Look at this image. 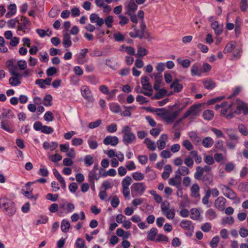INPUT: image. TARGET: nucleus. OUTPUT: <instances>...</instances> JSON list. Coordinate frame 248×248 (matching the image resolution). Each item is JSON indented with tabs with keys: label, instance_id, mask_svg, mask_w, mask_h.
<instances>
[{
	"label": "nucleus",
	"instance_id": "obj_1",
	"mask_svg": "<svg viewBox=\"0 0 248 248\" xmlns=\"http://www.w3.org/2000/svg\"><path fill=\"white\" fill-rule=\"evenodd\" d=\"M237 102L236 109L234 111L232 109V103H229L227 102H222L221 103V115L227 119H231L234 113L239 115L242 111H243L244 114L248 113V108L247 107L246 104L239 100H237Z\"/></svg>",
	"mask_w": 248,
	"mask_h": 248
},
{
	"label": "nucleus",
	"instance_id": "obj_2",
	"mask_svg": "<svg viewBox=\"0 0 248 248\" xmlns=\"http://www.w3.org/2000/svg\"><path fill=\"white\" fill-rule=\"evenodd\" d=\"M0 208L3 213L9 217L13 216L16 211L15 202L6 197L0 198Z\"/></svg>",
	"mask_w": 248,
	"mask_h": 248
},
{
	"label": "nucleus",
	"instance_id": "obj_3",
	"mask_svg": "<svg viewBox=\"0 0 248 248\" xmlns=\"http://www.w3.org/2000/svg\"><path fill=\"white\" fill-rule=\"evenodd\" d=\"M201 104H195L191 106L188 110L184 114L181 120H184L187 118L190 119H194L198 116L201 111Z\"/></svg>",
	"mask_w": 248,
	"mask_h": 248
},
{
	"label": "nucleus",
	"instance_id": "obj_4",
	"mask_svg": "<svg viewBox=\"0 0 248 248\" xmlns=\"http://www.w3.org/2000/svg\"><path fill=\"white\" fill-rule=\"evenodd\" d=\"M122 133L123 134V140L125 144H131L135 141L136 139V136L132 132L131 128L129 126H124Z\"/></svg>",
	"mask_w": 248,
	"mask_h": 248
},
{
	"label": "nucleus",
	"instance_id": "obj_5",
	"mask_svg": "<svg viewBox=\"0 0 248 248\" xmlns=\"http://www.w3.org/2000/svg\"><path fill=\"white\" fill-rule=\"evenodd\" d=\"M146 189V186L144 183H134L131 186V194L133 197L141 196Z\"/></svg>",
	"mask_w": 248,
	"mask_h": 248
},
{
	"label": "nucleus",
	"instance_id": "obj_6",
	"mask_svg": "<svg viewBox=\"0 0 248 248\" xmlns=\"http://www.w3.org/2000/svg\"><path fill=\"white\" fill-rule=\"evenodd\" d=\"M180 112L181 110L176 111L167 110L162 112L160 116L166 123H171L177 119Z\"/></svg>",
	"mask_w": 248,
	"mask_h": 248
},
{
	"label": "nucleus",
	"instance_id": "obj_7",
	"mask_svg": "<svg viewBox=\"0 0 248 248\" xmlns=\"http://www.w3.org/2000/svg\"><path fill=\"white\" fill-rule=\"evenodd\" d=\"M149 79L147 77H144L141 78V83L143 89L146 91H138V93H143L144 95L151 96L152 95L153 90L151 84L149 83Z\"/></svg>",
	"mask_w": 248,
	"mask_h": 248
},
{
	"label": "nucleus",
	"instance_id": "obj_8",
	"mask_svg": "<svg viewBox=\"0 0 248 248\" xmlns=\"http://www.w3.org/2000/svg\"><path fill=\"white\" fill-rule=\"evenodd\" d=\"M31 22L29 19L26 16H22L20 19H18V22L17 25V31H22L23 33H25L27 30L29 29L30 26Z\"/></svg>",
	"mask_w": 248,
	"mask_h": 248
},
{
	"label": "nucleus",
	"instance_id": "obj_9",
	"mask_svg": "<svg viewBox=\"0 0 248 248\" xmlns=\"http://www.w3.org/2000/svg\"><path fill=\"white\" fill-rule=\"evenodd\" d=\"M75 209V206L72 203L64 201L60 204L59 216H63L64 214L71 213Z\"/></svg>",
	"mask_w": 248,
	"mask_h": 248
},
{
	"label": "nucleus",
	"instance_id": "obj_10",
	"mask_svg": "<svg viewBox=\"0 0 248 248\" xmlns=\"http://www.w3.org/2000/svg\"><path fill=\"white\" fill-rule=\"evenodd\" d=\"M80 92L82 97L88 102L93 103L94 100L92 92L90 87L87 85L81 87Z\"/></svg>",
	"mask_w": 248,
	"mask_h": 248
},
{
	"label": "nucleus",
	"instance_id": "obj_11",
	"mask_svg": "<svg viewBox=\"0 0 248 248\" xmlns=\"http://www.w3.org/2000/svg\"><path fill=\"white\" fill-rule=\"evenodd\" d=\"M221 190L223 195L227 198L232 200H237L238 199L236 194L229 187L225 185H222Z\"/></svg>",
	"mask_w": 248,
	"mask_h": 248
},
{
	"label": "nucleus",
	"instance_id": "obj_12",
	"mask_svg": "<svg viewBox=\"0 0 248 248\" xmlns=\"http://www.w3.org/2000/svg\"><path fill=\"white\" fill-rule=\"evenodd\" d=\"M125 14L130 15L134 14L138 9V5L134 0H130L124 4Z\"/></svg>",
	"mask_w": 248,
	"mask_h": 248
},
{
	"label": "nucleus",
	"instance_id": "obj_13",
	"mask_svg": "<svg viewBox=\"0 0 248 248\" xmlns=\"http://www.w3.org/2000/svg\"><path fill=\"white\" fill-rule=\"evenodd\" d=\"M226 200L223 197L220 196L217 198L214 202V206L219 211H223L225 210Z\"/></svg>",
	"mask_w": 248,
	"mask_h": 248
},
{
	"label": "nucleus",
	"instance_id": "obj_14",
	"mask_svg": "<svg viewBox=\"0 0 248 248\" xmlns=\"http://www.w3.org/2000/svg\"><path fill=\"white\" fill-rule=\"evenodd\" d=\"M1 128L10 133H13L15 131V126L7 120L1 122Z\"/></svg>",
	"mask_w": 248,
	"mask_h": 248
},
{
	"label": "nucleus",
	"instance_id": "obj_15",
	"mask_svg": "<svg viewBox=\"0 0 248 248\" xmlns=\"http://www.w3.org/2000/svg\"><path fill=\"white\" fill-rule=\"evenodd\" d=\"M88 51L87 48H83L80 50L79 53L77 56L76 61L78 64H83L87 62L85 57Z\"/></svg>",
	"mask_w": 248,
	"mask_h": 248
},
{
	"label": "nucleus",
	"instance_id": "obj_16",
	"mask_svg": "<svg viewBox=\"0 0 248 248\" xmlns=\"http://www.w3.org/2000/svg\"><path fill=\"white\" fill-rule=\"evenodd\" d=\"M119 142V139L116 136H108L103 140V143L106 145L116 146Z\"/></svg>",
	"mask_w": 248,
	"mask_h": 248
},
{
	"label": "nucleus",
	"instance_id": "obj_17",
	"mask_svg": "<svg viewBox=\"0 0 248 248\" xmlns=\"http://www.w3.org/2000/svg\"><path fill=\"white\" fill-rule=\"evenodd\" d=\"M168 140V135L166 134H162L160 136L159 139L156 141L158 149L160 150L164 149L166 147V144Z\"/></svg>",
	"mask_w": 248,
	"mask_h": 248
},
{
	"label": "nucleus",
	"instance_id": "obj_18",
	"mask_svg": "<svg viewBox=\"0 0 248 248\" xmlns=\"http://www.w3.org/2000/svg\"><path fill=\"white\" fill-rule=\"evenodd\" d=\"M191 73L192 77L201 76L202 74V71L199 64L196 63L193 64L191 67Z\"/></svg>",
	"mask_w": 248,
	"mask_h": 248
},
{
	"label": "nucleus",
	"instance_id": "obj_19",
	"mask_svg": "<svg viewBox=\"0 0 248 248\" xmlns=\"http://www.w3.org/2000/svg\"><path fill=\"white\" fill-rule=\"evenodd\" d=\"M90 19L92 23H96L97 26L101 27L104 23V20L99 17L97 14H92L90 16Z\"/></svg>",
	"mask_w": 248,
	"mask_h": 248
},
{
	"label": "nucleus",
	"instance_id": "obj_20",
	"mask_svg": "<svg viewBox=\"0 0 248 248\" xmlns=\"http://www.w3.org/2000/svg\"><path fill=\"white\" fill-rule=\"evenodd\" d=\"M182 178L180 175L176 173L174 177L171 178L169 179V184L170 185L176 186L177 188L180 187V184L181 183Z\"/></svg>",
	"mask_w": 248,
	"mask_h": 248
},
{
	"label": "nucleus",
	"instance_id": "obj_21",
	"mask_svg": "<svg viewBox=\"0 0 248 248\" xmlns=\"http://www.w3.org/2000/svg\"><path fill=\"white\" fill-rule=\"evenodd\" d=\"M180 227L186 231H191L194 229L192 222L189 220H183L180 224Z\"/></svg>",
	"mask_w": 248,
	"mask_h": 248
},
{
	"label": "nucleus",
	"instance_id": "obj_22",
	"mask_svg": "<svg viewBox=\"0 0 248 248\" xmlns=\"http://www.w3.org/2000/svg\"><path fill=\"white\" fill-rule=\"evenodd\" d=\"M200 187L197 183L193 184L190 188L191 196L195 198H199L200 196Z\"/></svg>",
	"mask_w": 248,
	"mask_h": 248
},
{
	"label": "nucleus",
	"instance_id": "obj_23",
	"mask_svg": "<svg viewBox=\"0 0 248 248\" xmlns=\"http://www.w3.org/2000/svg\"><path fill=\"white\" fill-rule=\"evenodd\" d=\"M153 75L155 76V78L154 88L155 91H158L160 88V85L162 80V77L160 73H154Z\"/></svg>",
	"mask_w": 248,
	"mask_h": 248
},
{
	"label": "nucleus",
	"instance_id": "obj_24",
	"mask_svg": "<svg viewBox=\"0 0 248 248\" xmlns=\"http://www.w3.org/2000/svg\"><path fill=\"white\" fill-rule=\"evenodd\" d=\"M51 78H47L45 79H38L35 81V83L38 85L41 88H45L46 85H50L51 84Z\"/></svg>",
	"mask_w": 248,
	"mask_h": 248
},
{
	"label": "nucleus",
	"instance_id": "obj_25",
	"mask_svg": "<svg viewBox=\"0 0 248 248\" xmlns=\"http://www.w3.org/2000/svg\"><path fill=\"white\" fill-rule=\"evenodd\" d=\"M8 12L5 15L6 18H10L15 15L16 12V6L15 3L10 4L8 6Z\"/></svg>",
	"mask_w": 248,
	"mask_h": 248
},
{
	"label": "nucleus",
	"instance_id": "obj_26",
	"mask_svg": "<svg viewBox=\"0 0 248 248\" xmlns=\"http://www.w3.org/2000/svg\"><path fill=\"white\" fill-rule=\"evenodd\" d=\"M13 77L10 78L9 79V83L12 86H17L21 83L20 79L22 77V75L18 74L17 76H13Z\"/></svg>",
	"mask_w": 248,
	"mask_h": 248
},
{
	"label": "nucleus",
	"instance_id": "obj_27",
	"mask_svg": "<svg viewBox=\"0 0 248 248\" xmlns=\"http://www.w3.org/2000/svg\"><path fill=\"white\" fill-rule=\"evenodd\" d=\"M62 44L64 47H69L72 45L70 35L67 32L63 34Z\"/></svg>",
	"mask_w": 248,
	"mask_h": 248
},
{
	"label": "nucleus",
	"instance_id": "obj_28",
	"mask_svg": "<svg viewBox=\"0 0 248 248\" xmlns=\"http://www.w3.org/2000/svg\"><path fill=\"white\" fill-rule=\"evenodd\" d=\"M157 232L156 228H152L148 232L147 239L150 241H155V236L157 235Z\"/></svg>",
	"mask_w": 248,
	"mask_h": 248
},
{
	"label": "nucleus",
	"instance_id": "obj_29",
	"mask_svg": "<svg viewBox=\"0 0 248 248\" xmlns=\"http://www.w3.org/2000/svg\"><path fill=\"white\" fill-rule=\"evenodd\" d=\"M202 82L204 88L208 90H212L216 86L215 82L210 78H207Z\"/></svg>",
	"mask_w": 248,
	"mask_h": 248
},
{
	"label": "nucleus",
	"instance_id": "obj_30",
	"mask_svg": "<svg viewBox=\"0 0 248 248\" xmlns=\"http://www.w3.org/2000/svg\"><path fill=\"white\" fill-rule=\"evenodd\" d=\"M183 87V85L179 83V81L177 79L173 81L170 85V88H173V91L175 93L181 92Z\"/></svg>",
	"mask_w": 248,
	"mask_h": 248
},
{
	"label": "nucleus",
	"instance_id": "obj_31",
	"mask_svg": "<svg viewBox=\"0 0 248 248\" xmlns=\"http://www.w3.org/2000/svg\"><path fill=\"white\" fill-rule=\"evenodd\" d=\"M99 178L97 177V174L94 169L91 170L88 174V181L90 183H93L95 180H98Z\"/></svg>",
	"mask_w": 248,
	"mask_h": 248
},
{
	"label": "nucleus",
	"instance_id": "obj_32",
	"mask_svg": "<svg viewBox=\"0 0 248 248\" xmlns=\"http://www.w3.org/2000/svg\"><path fill=\"white\" fill-rule=\"evenodd\" d=\"M2 117L3 118H7L8 119H12L15 117L13 111L10 109L4 108L1 113Z\"/></svg>",
	"mask_w": 248,
	"mask_h": 248
},
{
	"label": "nucleus",
	"instance_id": "obj_33",
	"mask_svg": "<svg viewBox=\"0 0 248 248\" xmlns=\"http://www.w3.org/2000/svg\"><path fill=\"white\" fill-rule=\"evenodd\" d=\"M202 144L204 147L209 148L213 145L214 140L211 137H207L203 139Z\"/></svg>",
	"mask_w": 248,
	"mask_h": 248
},
{
	"label": "nucleus",
	"instance_id": "obj_34",
	"mask_svg": "<svg viewBox=\"0 0 248 248\" xmlns=\"http://www.w3.org/2000/svg\"><path fill=\"white\" fill-rule=\"evenodd\" d=\"M144 143L146 145L148 149L151 151H154L156 149V144L155 142L152 141L148 138H146L144 140Z\"/></svg>",
	"mask_w": 248,
	"mask_h": 248
},
{
	"label": "nucleus",
	"instance_id": "obj_35",
	"mask_svg": "<svg viewBox=\"0 0 248 248\" xmlns=\"http://www.w3.org/2000/svg\"><path fill=\"white\" fill-rule=\"evenodd\" d=\"M235 47V42L234 41H231L228 43L225 46L223 50L224 53H228L232 52Z\"/></svg>",
	"mask_w": 248,
	"mask_h": 248
},
{
	"label": "nucleus",
	"instance_id": "obj_36",
	"mask_svg": "<svg viewBox=\"0 0 248 248\" xmlns=\"http://www.w3.org/2000/svg\"><path fill=\"white\" fill-rule=\"evenodd\" d=\"M225 132L229 136L230 140L237 141L238 137H237L235 131L232 129H225Z\"/></svg>",
	"mask_w": 248,
	"mask_h": 248
},
{
	"label": "nucleus",
	"instance_id": "obj_37",
	"mask_svg": "<svg viewBox=\"0 0 248 248\" xmlns=\"http://www.w3.org/2000/svg\"><path fill=\"white\" fill-rule=\"evenodd\" d=\"M189 173V170L187 167L182 166L178 168L177 170L176 171V173L177 174L182 176H186Z\"/></svg>",
	"mask_w": 248,
	"mask_h": 248
},
{
	"label": "nucleus",
	"instance_id": "obj_38",
	"mask_svg": "<svg viewBox=\"0 0 248 248\" xmlns=\"http://www.w3.org/2000/svg\"><path fill=\"white\" fill-rule=\"evenodd\" d=\"M214 116L213 111L212 110L207 109L203 111L202 116L206 120H211Z\"/></svg>",
	"mask_w": 248,
	"mask_h": 248
},
{
	"label": "nucleus",
	"instance_id": "obj_39",
	"mask_svg": "<svg viewBox=\"0 0 248 248\" xmlns=\"http://www.w3.org/2000/svg\"><path fill=\"white\" fill-rule=\"evenodd\" d=\"M190 218L194 220H198L200 217L199 211L197 208H192L190 211Z\"/></svg>",
	"mask_w": 248,
	"mask_h": 248
},
{
	"label": "nucleus",
	"instance_id": "obj_40",
	"mask_svg": "<svg viewBox=\"0 0 248 248\" xmlns=\"http://www.w3.org/2000/svg\"><path fill=\"white\" fill-rule=\"evenodd\" d=\"M205 216L208 219L211 220L217 217V214L214 209L211 208L206 211Z\"/></svg>",
	"mask_w": 248,
	"mask_h": 248
},
{
	"label": "nucleus",
	"instance_id": "obj_41",
	"mask_svg": "<svg viewBox=\"0 0 248 248\" xmlns=\"http://www.w3.org/2000/svg\"><path fill=\"white\" fill-rule=\"evenodd\" d=\"M43 147L45 149L47 150L50 148L51 151L55 150L58 146V143L56 142H52L51 144L48 142L46 141L43 143Z\"/></svg>",
	"mask_w": 248,
	"mask_h": 248
},
{
	"label": "nucleus",
	"instance_id": "obj_42",
	"mask_svg": "<svg viewBox=\"0 0 248 248\" xmlns=\"http://www.w3.org/2000/svg\"><path fill=\"white\" fill-rule=\"evenodd\" d=\"M204 162L208 165H212L215 163L214 158L212 155L204 154L203 155Z\"/></svg>",
	"mask_w": 248,
	"mask_h": 248
},
{
	"label": "nucleus",
	"instance_id": "obj_43",
	"mask_svg": "<svg viewBox=\"0 0 248 248\" xmlns=\"http://www.w3.org/2000/svg\"><path fill=\"white\" fill-rule=\"evenodd\" d=\"M177 61L179 64H181L183 67L187 68L189 67L191 62L188 59L181 60L180 58H178Z\"/></svg>",
	"mask_w": 248,
	"mask_h": 248
},
{
	"label": "nucleus",
	"instance_id": "obj_44",
	"mask_svg": "<svg viewBox=\"0 0 248 248\" xmlns=\"http://www.w3.org/2000/svg\"><path fill=\"white\" fill-rule=\"evenodd\" d=\"M153 97V99H159L163 98L167 93V91L164 89H159Z\"/></svg>",
	"mask_w": 248,
	"mask_h": 248
},
{
	"label": "nucleus",
	"instance_id": "obj_45",
	"mask_svg": "<svg viewBox=\"0 0 248 248\" xmlns=\"http://www.w3.org/2000/svg\"><path fill=\"white\" fill-rule=\"evenodd\" d=\"M148 53V51L146 49L143 48V47H141L140 46H138L137 53L135 55H136V56L137 57H143V56L147 55Z\"/></svg>",
	"mask_w": 248,
	"mask_h": 248
},
{
	"label": "nucleus",
	"instance_id": "obj_46",
	"mask_svg": "<svg viewBox=\"0 0 248 248\" xmlns=\"http://www.w3.org/2000/svg\"><path fill=\"white\" fill-rule=\"evenodd\" d=\"M70 227V224L69 221L66 220H62L61 223V228L63 232H66L68 231Z\"/></svg>",
	"mask_w": 248,
	"mask_h": 248
},
{
	"label": "nucleus",
	"instance_id": "obj_47",
	"mask_svg": "<svg viewBox=\"0 0 248 248\" xmlns=\"http://www.w3.org/2000/svg\"><path fill=\"white\" fill-rule=\"evenodd\" d=\"M87 81L91 84L96 85L100 83L99 79L94 76H89L86 77Z\"/></svg>",
	"mask_w": 248,
	"mask_h": 248
},
{
	"label": "nucleus",
	"instance_id": "obj_48",
	"mask_svg": "<svg viewBox=\"0 0 248 248\" xmlns=\"http://www.w3.org/2000/svg\"><path fill=\"white\" fill-rule=\"evenodd\" d=\"M204 173V171L202 169V168L198 166L196 168V171L194 174V178L196 180H201L202 178V176Z\"/></svg>",
	"mask_w": 248,
	"mask_h": 248
},
{
	"label": "nucleus",
	"instance_id": "obj_49",
	"mask_svg": "<svg viewBox=\"0 0 248 248\" xmlns=\"http://www.w3.org/2000/svg\"><path fill=\"white\" fill-rule=\"evenodd\" d=\"M88 143L91 149H95L98 146L97 142L93 140V137H90L88 140Z\"/></svg>",
	"mask_w": 248,
	"mask_h": 248
},
{
	"label": "nucleus",
	"instance_id": "obj_50",
	"mask_svg": "<svg viewBox=\"0 0 248 248\" xmlns=\"http://www.w3.org/2000/svg\"><path fill=\"white\" fill-rule=\"evenodd\" d=\"M109 108L111 111L115 113H118L121 111V107L119 104H110Z\"/></svg>",
	"mask_w": 248,
	"mask_h": 248
},
{
	"label": "nucleus",
	"instance_id": "obj_51",
	"mask_svg": "<svg viewBox=\"0 0 248 248\" xmlns=\"http://www.w3.org/2000/svg\"><path fill=\"white\" fill-rule=\"evenodd\" d=\"M133 178L137 181H141L144 179V175L143 173L140 172H135L132 174Z\"/></svg>",
	"mask_w": 248,
	"mask_h": 248
},
{
	"label": "nucleus",
	"instance_id": "obj_52",
	"mask_svg": "<svg viewBox=\"0 0 248 248\" xmlns=\"http://www.w3.org/2000/svg\"><path fill=\"white\" fill-rule=\"evenodd\" d=\"M113 185V183L111 180H106L103 182L101 187L106 190L112 188Z\"/></svg>",
	"mask_w": 248,
	"mask_h": 248
},
{
	"label": "nucleus",
	"instance_id": "obj_53",
	"mask_svg": "<svg viewBox=\"0 0 248 248\" xmlns=\"http://www.w3.org/2000/svg\"><path fill=\"white\" fill-rule=\"evenodd\" d=\"M155 241L156 242H168L169 238L164 234H158L156 235Z\"/></svg>",
	"mask_w": 248,
	"mask_h": 248
},
{
	"label": "nucleus",
	"instance_id": "obj_54",
	"mask_svg": "<svg viewBox=\"0 0 248 248\" xmlns=\"http://www.w3.org/2000/svg\"><path fill=\"white\" fill-rule=\"evenodd\" d=\"M84 163L86 166H90L94 163L93 157L90 155H86L84 157Z\"/></svg>",
	"mask_w": 248,
	"mask_h": 248
},
{
	"label": "nucleus",
	"instance_id": "obj_55",
	"mask_svg": "<svg viewBox=\"0 0 248 248\" xmlns=\"http://www.w3.org/2000/svg\"><path fill=\"white\" fill-rule=\"evenodd\" d=\"M188 136L194 142L198 143L201 140L200 138L197 135L196 133H195V132L192 131L189 132L188 134Z\"/></svg>",
	"mask_w": 248,
	"mask_h": 248
},
{
	"label": "nucleus",
	"instance_id": "obj_56",
	"mask_svg": "<svg viewBox=\"0 0 248 248\" xmlns=\"http://www.w3.org/2000/svg\"><path fill=\"white\" fill-rule=\"evenodd\" d=\"M110 203L113 208L117 207L120 203L119 198L116 195L111 197Z\"/></svg>",
	"mask_w": 248,
	"mask_h": 248
},
{
	"label": "nucleus",
	"instance_id": "obj_57",
	"mask_svg": "<svg viewBox=\"0 0 248 248\" xmlns=\"http://www.w3.org/2000/svg\"><path fill=\"white\" fill-rule=\"evenodd\" d=\"M150 193L153 196L154 200L158 203H160L162 202V198L161 196L157 194L155 191L151 190Z\"/></svg>",
	"mask_w": 248,
	"mask_h": 248
},
{
	"label": "nucleus",
	"instance_id": "obj_58",
	"mask_svg": "<svg viewBox=\"0 0 248 248\" xmlns=\"http://www.w3.org/2000/svg\"><path fill=\"white\" fill-rule=\"evenodd\" d=\"M221 222L223 225L226 224L232 225L234 223V219L232 217H225L222 219Z\"/></svg>",
	"mask_w": 248,
	"mask_h": 248
},
{
	"label": "nucleus",
	"instance_id": "obj_59",
	"mask_svg": "<svg viewBox=\"0 0 248 248\" xmlns=\"http://www.w3.org/2000/svg\"><path fill=\"white\" fill-rule=\"evenodd\" d=\"M18 22V18L16 17L15 18H13L9 20L7 22V25L10 28H14L16 26L17 27V23Z\"/></svg>",
	"mask_w": 248,
	"mask_h": 248
},
{
	"label": "nucleus",
	"instance_id": "obj_60",
	"mask_svg": "<svg viewBox=\"0 0 248 248\" xmlns=\"http://www.w3.org/2000/svg\"><path fill=\"white\" fill-rule=\"evenodd\" d=\"M163 215L165 216L168 219H172L175 217V212L173 209H169L167 211L163 213Z\"/></svg>",
	"mask_w": 248,
	"mask_h": 248
},
{
	"label": "nucleus",
	"instance_id": "obj_61",
	"mask_svg": "<svg viewBox=\"0 0 248 248\" xmlns=\"http://www.w3.org/2000/svg\"><path fill=\"white\" fill-rule=\"evenodd\" d=\"M182 145L188 151H191L194 148L191 142L188 140H184L182 142Z\"/></svg>",
	"mask_w": 248,
	"mask_h": 248
},
{
	"label": "nucleus",
	"instance_id": "obj_62",
	"mask_svg": "<svg viewBox=\"0 0 248 248\" xmlns=\"http://www.w3.org/2000/svg\"><path fill=\"white\" fill-rule=\"evenodd\" d=\"M131 182V178L129 176H126L122 181V187H129Z\"/></svg>",
	"mask_w": 248,
	"mask_h": 248
},
{
	"label": "nucleus",
	"instance_id": "obj_63",
	"mask_svg": "<svg viewBox=\"0 0 248 248\" xmlns=\"http://www.w3.org/2000/svg\"><path fill=\"white\" fill-rule=\"evenodd\" d=\"M122 50L123 51L126 52L128 54L130 55H135V50L132 46H125L124 45L122 47Z\"/></svg>",
	"mask_w": 248,
	"mask_h": 248
},
{
	"label": "nucleus",
	"instance_id": "obj_64",
	"mask_svg": "<svg viewBox=\"0 0 248 248\" xmlns=\"http://www.w3.org/2000/svg\"><path fill=\"white\" fill-rule=\"evenodd\" d=\"M76 248H87L85 245L84 241L80 238H78L76 242Z\"/></svg>",
	"mask_w": 248,
	"mask_h": 248
}]
</instances>
